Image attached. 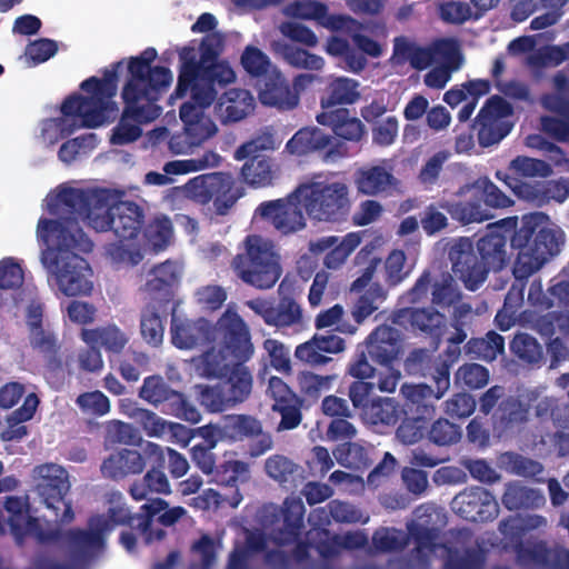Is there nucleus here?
<instances>
[{
    "label": "nucleus",
    "mask_w": 569,
    "mask_h": 569,
    "mask_svg": "<svg viewBox=\"0 0 569 569\" xmlns=\"http://www.w3.org/2000/svg\"><path fill=\"white\" fill-rule=\"evenodd\" d=\"M37 239L47 246L40 261L48 283L68 297L89 295L93 288L89 263L80 257L92 250V241L78 227L76 218H40Z\"/></svg>",
    "instance_id": "f257e3e1"
},
{
    "label": "nucleus",
    "mask_w": 569,
    "mask_h": 569,
    "mask_svg": "<svg viewBox=\"0 0 569 569\" xmlns=\"http://www.w3.org/2000/svg\"><path fill=\"white\" fill-rule=\"evenodd\" d=\"M415 519L408 525L416 548L409 559L412 569H426L435 557L445 560V569H483L485 551L468 530L451 533L447 543L440 542L437 527L445 525V513L432 502L415 509Z\"/></svg>",
    "instance_id": "f03ea898"
},
{
    "label": "nucleus",
    "mask_w": 569,
    "mask_h": 569,
    "mask_svg": "<svg viewBox=\"0 0 569 569\" xmlns=\"http://www.w3.org/2000/svg\"><path fill=\"white\" fill-rule=\"evenodd\" d=\"M563 230L551 222L542 212L526 214L521 227L515 232L511 246L517 250L512 272L517 280H523L540 270L552 257L557 256L565 244ZM525 286L521 281L512 284L508 291L501 311L496 321L501 330L510 328V321L502 323L506 315L513 317L523 301Z\"/></svg>",
    "instance_id": "7ed1b4c3"
},
{
    "label": "nucleus",
    "mask_w": 569,
    "mask_h": 569,
    "mask_svg": "<svg viewBox=\"0 0 569 569\" xmlns=\"http://www.w3.org/2000/svg\"><path fill=\"white\" fill-rule=\"evenodd\" d=\"M107 70L103 78H90L81 83L89 96L73 94L67 98L58 117L40 123V138L43 143L53 146L71 136L80 128H96L113 121L118 108L112 98L117 92V68Z\"/></svg>",
    "instance_id": "20e7f679"
},
{
    "label": "nucleus",
    "mask_w": 569,
    "mask_h": 569,
    "mask_svg": "<svg viewBox=\"0 0 569 569\" xmlns=\"http://www.w3.org/2000/svg\"><path fill=\"white\" fill-rule=\"evenodd\" d=\"M118 197L107 189H82L62 183L44 199L46 208L53 214L70 213L81 218L98 232L111 230Z\"/></svg>",
    "instance_id": "39448f33"
},
{
    "label": "nucleus",
    "mask_w": 569,
    "mask_h": 569,
    "mask_svg": "<svg viewBox=\"0 0 569 569\" xmlns=\"http://www.w3.org/2000/svg\"><path fill=\"white\" fill-rule=\"evenodd\" d=\"M281 13L290 19L316 21L331 32L345 33L350 37L352 43L371 58H379L383 53L382 44L363 33L371 30V27L379 28L383 33V26L363 23L349 14L329 13L328 6L321 1L293 0L281 9Z\"/></svg>",
    "instance_id": "423d86ee"
},
{
    "label": "nucleus",
    "mask_w": 569,
    "mask_h": 569,
    "mask_svg": "<svg viewBox=\"0 0 569 569\" xmlns=\"http://www.w3.org/2000/svg\"><path fill=\"white\" fill-rule=\"evenodd\" d=\"M306 214L316 221L336 222L350 209L348 184L339 179L312 177L297 188Z\"/></svg>",
    "instance_id": "0eeeda50"
},
{
    "label": "nucleus",
    "mask_w": 569,
    "mask_h": 569,
    "mask_svg": "<svg viewBox=\"0 0 569 569\" xmlns=\"http://www.w3.org/2000/svg\"><path fill=\"white\" fill-rule=\"evenodd\" d=\"M108 502L107 515L92 517L88 531H71L69 533L72 548L80 558L92 557L102 550L104 538L117 526L130 522L138 528L142 517H131L126 506L124 497L120 491H110L106 495Z\"/></svg>",
    "instance_id": "6e6552de"
},
{
    "label": "nucleus",
    "mask_w": 569,
    "mask_h": 569,
    "mask_svg": "<svg viewBox=\"0 0 569 569\" xmlns=\"http://www.w3.org/2000/svg\"><path fill=\"white\" fill-rule=\"evenodd\" d=\"M156 57V49L148 48L129 61L130 77L123 88L122 98L133 107L141 98L147 101L158 100L173 81V74L168 68L150 67Z\"/></svg>",
    "instance_id": "1a4fd4ad"
},
{
    "label": "nucleus",
    "mask_w": 569,
    "mask_h": 569,
    "mask_svg": "<svg viewBox=\"0 0 569 569\" xmlns=\"http://www.w3.org/2000/svg\"><path fill=\"white\" fill-rule=\"evenodd\" d=\"M32 482L41 502L61 523L73 519L71 503L66 500L70 490L68 472L59 465L43 463L32 470Z\"/></svg>",
    "instance_id": "9d476101"
},
{
    "label": "nucleus",
    "mask_w": 569,
    "mask_h": 569,
    "mask_svg": "<svg viewBox=\"0 0 569 569\" xmlns=\"http://www.w3.org/2000/svg\"><path fill=\"white\" fill-rule=\"evenodd\" d=\"M217 97L209 83H196L190 93L191 101L180 107V119L197 147L218 133V126L204 113Z\"/></svg>",
    "instance_id": "9b49d317"
},
{
    "label": "nucleus",
    "mask_w": 569,
    "mask_h": 569,
    "mask_svg": "<svg viewBox=\"0 0 569 569\" xmlns=\"http://www.w3.org/2000/svg\"><path fill=\"white\" fill-rule=\"evenodd\" d=\"M210 338L214 343L224 346L237 361H247L253 355L249 327L231 306L210 330Z\"/></svg>",
    "instance_id": "f8f14e48"
},
{
    "label": "nucleus",
    "mask_w": 569,
    "mask_h": 569,
    "mask_svg": "<svg viewBox=\"0 0 569 569\" xmlns=\"http://www.w3.org/2000/svg\"><path fill=\"white\" fill-rule=\"evenodd\" d=\"M123 413L141 426L148 437L158 438L168 442L186 447L190 439V429L183 425L167 421L157 413L132 406L127 400L120 401Z\"/></svg>",
    "instance_id": "ddd939ff"
},
{
    "label": "nucleus",
    "mask_w": 569,
    "mask_h": 569,
    "mask_svg": "<svg viewBox=\"0 0 569 569\" xmlns=\"http://www.w3.org/2000/svg\"><path fill=\"white\" fill-rule=\"evenodd\" d=\"M3 508L8 513L7 520L2 518L6 529L9 528L18 542L24 537L32 536L39 541H48L53 538L52 530H44L42 522L30 516L29 497L7 496Z\"/></svg>",
    "instance_id": "4468645a"
},
{
    "label": "nucleus",
    "mask_w": 569,
    "mask_h": 569,
    "mask_svg": "<svg viewBox=\"0 0 569 569\" xmlns=\"http://www.w3.org/2000/svg\"><path fill=\"white\" fill-rule=\"evenodd\" d=\"M511 106L501 97L493 96L478 114V140L482 147L500 142L511 130Z\"/></svg>",
    "instance_id": "2eb2a0df"
},
{
    "label": "nucleus",
    "mask_w": 569,
    "mask_h": 569,
    "mask_svg": "<svg viewBox=\"0 0 569 569\" xmlns=\"http://www.w3.org/2000/svg\"><path fill=\"white\" fill-rule=\"evenodd\" d=\"M449 260L452 273L466 289L475 291L486 281L489 269L478 260L470 239L455 240L449 249Z\"/></svg>",
    "instance_id": "dca6fc26"
},
{
    "label": "nucleus",
    "mask_w": 569,
    "mask_h": 569,
    "mask_svg": "<svg viewBox=\"0 0 569 569\" xmlns=\"http://www.w3.org/2000/svg\"><path fill=\"white\" fill-rule=\"evenodd\" d=\"M303 212L297 189L284 199L262 202L256 210L257 214L269 220L283 234L300 231L306 227Z\"/></svg>",
    "instance_id": "f3484780"
},
{
    "label": "nucleus",
    "mask_w": 569,
    "mask_h": 569,
    "mask_svg": "<svg viewBox=\"0 0 569 569\" xmlns=\"http://www.w3.org/2000/svg\"><path fill=\"white\" fill-rule=\"evenodd\" d=\"M451 509L461 518L485 522L493 520L499 515V505L487 489L482 487H469L455 496Z\"/></svg>",
    "instance_id": "a211bd4d"
},
{
    "label": "nucleus",
    "mask_w": 569,
    "mask_h": 569,
    "mask_svg": "<svg viewBox=\"0 0 569 569\" xmlns=\"http://www.w3.org/2000/svg\"><path fill=\"white\" fill-rule=\"evenodd\" d=\"M261 513L266 527L273 526L280 519L283 520V530L273 535L277 545L283 546L297 540L305 513V506L299 498H287L282 510H279L276 505H267Z\"/></svg>",
    "instance_id": "6ab92c4d"
},
{
    "label": "nucleus",
    "mask_w": 569,
    "mask_h": 569,
    "mask_svg": "<svg viewBox=\"0 0 569 569\" xmlns=\"http://www.w3.org/2000/svg\"><path fill=\"white\" fill-rule=\"evenodd\" d=\"M126 109L119 124L113 129L111 142L113 144H127L136 141L141 136L139 123L157 119L161 109L156 104L157 100L147 101L142 98L134 103V107L127 99Z\"/></svg>",
    "instance_id": "aec40b11"
},
{
    "label": "nucleus",
    "mask_w": 569,
    "mask_h": 569,
    "mask_svg": "<svg viewBox=\"0 0 569 569\" xmlns=\"http://www.w3.org/2000/svg\"><path fill=\"white\" fill-rule=\"evenodd\" d=\"M517 560L520 569H569V551L561 547L549 549L541 541L521 543L517 550Z\"/></svg>",
    "instance_id": "412c9836"
},
{
    "label": "nucleus",
    "mask_w": 569,
    "mask_h": 569,
    "mask_svg": "<svg viewBox=\"0 0 569 569\" xmlns=\"http://www.w3.org/2000/svg\"><path fill=\"white\" fill-rule=\"evenodd\" d=\"M392 171V166L386 160L359 168L353 174L357 191L370 197L399 191L400 181Z\"/></svg>",
    "instance_id": "4be33fe9"
},
{
    "label": "nucleus",
    "mask_w": 569,
    "mask_h": 569,
    "mask_svg": "<svg viewBox=\"0 0 569 569\" xmlns=\"http://www.w3.org/2000/svg\"><path fill=\"white\" fill-rule=\"evenodd\" d=\"M368 356L381 366L392 365L402 353L400 331L391 326H378L365 340Z\"/></svg>",
    "instance_id": "5701e85b"
},
{
    "label": "nucleus",
    "mask_w": 569,
    "mask_h": 569,
    "mask_svg": "<svg viewBox=\"0 0 569 569\" xmlns=\"http://www.w3.org/2000/svg\"><path fill=\"white\" fill-rule=\"evenodd\" d=\"M368 538L362 531L347 532L345 535H330L322 528H312L307 533V542L317 549L320 556L329 558L340 549H358L367 545Z\"/></svg>",
    "instance_id": "b1692460"
},
{
    "label": "nucleus",
    "mask_w": 569,
    "mask_h": 569,
    "mask_svg": "<svg viewBox=\"0 0 569 569\" xmlns=\"http://www.w3.org/2000/svg\"><path fill=\"white\" fill-rule=\"evenodd\" d=\"M541 106L557 116L541 118L543 132L558 141L569 142V101L568 96L559 92L546 93L540 98Z\"/></svg>",
    "instance_id": "393cba45"
},
{
    "label": "nucleus",
    "mask_w": 569,
    "mask_h": 569,
    "mask_svg": "<svg viewBox=\"0 0 569 569\" xmlns=\"http://www.w3.org/2000/svg\"><path fill=\"white\" fill-rule=\"evenodd\" d=\"M254 106V98L250 91L232 88L217 99L214 114L222 124L236 123L251 114Z\"/></svg>",
    "instance_id": "a878e982"
},
{
    "label": "nucleus",
    "mask_w": 569,
    "mask_h": 569,
    "mask_svg": "<svg viewBox=\"0 0 569 569\" xmlns=\"http://www.w3.org/2000/svg\"><path fill=\"white\" fill-rule=\"evenodd\" d=\"M146 516L142 519H138V528L144 537L147 542L153 540H160L164 536V531L161 529H153L151 519L158 516V521L163 526H172L179 519H181L187 510L182 507L169 508L168 503L162 499H153L142 506Z\"/></svg>",
    "instance_id": "bb28decb"
},
{
    "label": "nucleus",
    "mask_w": 569,
    "mask_h": 569,
    "mask_svg": "<svg viewBox=\"0 0 569 569\" xmlns=\"http://www.w3.org/2000/svg\"><path fill=\"white\" fill-rule=\"evenodd\" d=\"M182 272L178 261L167 260L148 270L140 290L152 298L166 297L179 283Z\"/></svg>",
    "instance_id": "cd10ccee"
},
{
    "label": "nucleus",
    "mask_w": 569,
    "mask_h": 569,
    "mask_svg": "<svg viewBox=\"0 0 569 569\" xmlns=\"http://www.w3.org/2000/svg\"><path fill=\"white\" fill-rule=\"evenodd\" d=\"M259 98L263 104L282 110L293 109L299 102L298 94L289 88L279 69L259 80Z\"/></svg>",
    "instance_id": "c85d7f7f"
},
{
    "label": "nucleus",
    "mask_w": 569,
    "mask_h": 569,
    "mask_svg": "<svg viewBox=\"0 0 569 569\" xmlns=\"http://www.w3.org/2000/svg\"><path fill=\"white\" fill-rule=\"evenodd\" d=\"M27 323L30 329L31 346L46 357L51 358L58 350V339L49 325L42 326V306L31 300L27 308Z\"/></svg>",
    "instance_id": "c756f323"
},
{
    "label": "nucleus",
    "mask_w": 569,
    "mask_h": 569,
    "mask_svg": "<svg viewBox=\"0 0 569 569\" xmlns=\"http://www.w3.org/2000/svg\"><path fill=\"white\" fill-rule=\"evenodd\" d=\"M231 177L223 173L210 176H198L189 180L183 187L186 197L199 202L206 203L212 198L219 200V194L227 192L231 187Z\"/></svg>",
    "instance_id": "7c9ffc66"
},
{
    "label": "nucleus",
    "mask_w": 569,
    "mask_h": 569,
    "mask_svg": "<svg viewBox=\"0 0 569 569\" xmlns=\"http://www.w3.org/2000/svg\"><path fill=\"white\" fill-rule=\"evenodd\" d=\"M144 219L142 208L130 200H117L111 230L123 240L133 239L141 230Z\"/></svg>",
    "instance_id": "2f4dec72"
},
{
    "label": "nucleus",
    "mask_w": 569,
    "mask_h": 569,
    "mask_svg": "<svg viewBox=\"0 0 569 569\" xmlns=\"http://www.w3.org/2000/svg\"><path fill=\"white\" fill-rule=\"evenodd\" d=\"M361 98L360 82L348 77H335L321 96L320 106L330 111L338 106L353 104Z\"/></svg>",
    "instance_id": "473e14b6"
},
{
    "label": "nucleus",
    "mask_w": 569,
    "mask_h": 569,
    "mask_svg": "<svg viewBox=\"0 0 569 569\" xmlns=\"http://www.w3.org/2000/svg\"><path fill=\"white\" fill-rule=\"evenodd\" d=\"M237 362L224 346L219 343H214L210 350L192 360L196 373L204 378H220Z\"/></svg>",
    "instance_id": "72a5a7b5"
},
{
    "label": "nucleus",
    "mask_w": 569,
    "mask_h": 569,
    "mask_svg": "<svg viewBox=\"0 0 569 569\" xmlns=\"http://www.w3.org/2000/svg\"><path fill=\"white\" fill-rule=\"evenodd\" d=\"M211 340L208 322L203 319L191 321L172 317L171 341L179 349H191L202 342Z\"/></svg>",
    "instance_id": "f704fd0d"
},
{
    "label": "nucleus",
    "mask_w": 569,
    "mask_h": 569,
    "mask_svg": "<svg viewBox=\"0 0 569 569\" xmlns=\"http://www.w3.org/2000/svg\"><path fill=\"white\" fill-rule=\"evenodd\" d=\"M146 462L140 452L122 449L111 453L101 465V472L111 479H121L129 475L140 473Z\"/></svg>",
    "instance_id": "c9c22d12"
},
{
    "label": "nucleus",
    "mask_w": 569,
    "mask_h": 569,
    "mask_svg": "<svg viewBox=\"0 0 569 569\" xmlns=\"http://www.w3.org/2000/svg\"><path fill=\"white\" fill-rule=\"evenodd\" d=\"M250 479L249 465L241 460H227L222 462L216 472V482L222 487L236 488L227 502L230 507L237 508L243 496L238 489L239 483H244Z\"/></svg>",
    "instance_id": "e433bc0d"
},
{
    "label": "nucleus",
    "mask_w": 569,
    "mask_h": 569,
    "mask_svg": "<svg viewBox=\"0 0 569 569\" xmlns=\"http://www.w3.org/2000/svg\"><path fill=\"white\" fill-rule=\"evenodd\" d=\"M179 57L181 60V71L174 93L170 97V101L183 98L188 90L192 93L196 83H206L201 77L202 68L200 67V58H197V51L191 47H183Z\"/></svg>",
    "instance_id": "4c0bfd02"
},
{
    "label": "nucleus",
    "mask_w": 569,
    "mask_h": 569,
    "mask_svg": "<svg viewBox=\"0 0 569 569\" xmlns=\"http://www.w3.org/2000/svg\"><path fill=\"white\" fill-rule=\"evenodd\" d=\"M355 48L350 41L339 36H331L327 39L325 50L332 57H340L343 60L345 69L360 73L368 64L367 52L359 49L355 43Z\"/></svg>",
    "instance_id": "58836bf2"
},
{
    "label": "nucleus",
    "mask_w": 569,
    "mask_h": 569,
    "mask_svg": "<svg viewBox=\"0 0 569 569\" xmlns=\"http://www.w3.org/2000/svg\"><path fill=\"white\" fill-rule=\"evenodd\" d=\"M317 121L323 126L332 127L335 133L347 140H359L363 134L362 122L350 117L346 109L322 111L317 116Z\"/></svg>",
    "instance_id": "ea45409f"
},
{
    "label": "nucleus",
    "mask_w": 569,
    "mask_h": 569,
    "mask_svg": "<svg viewBox=\"0 0 569 569\" xmlns=\"http://www.w3.org/2000/svg\"><path fill=\"white\" fill-rule=\"evenodd\" d=\"M234 268L243 282L261 290L272 288L282 273L281 267L270 263H238L236 261Z\"/></svg>",
    "instance_id": "a19ab883"
},
{
    "label": "nucleus",
    "mask_w": 569,
    "mask_h": 569,
    "mask_svg": "<svg viewBox=\"0 0 569 569\" xmlns=\"http://www.w3.org/2000/svg\"><path fill=\"white\" fill-rule=\"evenodd\" d=\"M506 238L496 231H491L478 240L477 250L481 261L489 270L498 271L506 266Z\"/></svg>",
    "instance_id": "79ce46f5"
},
{
    "label": "nucleus",
    "mask_w": 569,
    "mask_h": 569,
    "mask_svg": "<svg viewBox=\"0 0 569 569\" xmlns=\"http://www.w3.org/2000/svg\"><path fill=\"white\" fill-rule=\"evenodd\" d=\"M501 501L508 510H517L538 508L545 503L546 499L539 490L527 487L520 481H511L506 485Z\"/></svg>",
    "instance_id": "37998d69"
},
{
    "label": "nucleus",
    "mask_w": 569,
    "mask_h": 569,
    "mask_svg": "<svg viewBox=\"0 0 569 569\" xmlns=\"http://www.w3.org/2000/svg\"><path fill=\"white\" fill-rule=\"evenodd\" d=\"M238 263H270L280 266V256L272 241L261 236L251 234L246 239V256L239 257Z\"/></svg>",
    "instance_id": "c03bdc74"
},
{
    "label": "nucleus",
    "mask_w": 569,
    "mask_h": 569,
    "mask_svg": "<svg viewBox=\"0 0 569 569\" xmlns=\"http://www.w3.org/2000/svg\"><path fill=\"white\" fill-rule=\"evenodd\" d=\"M361 419L367 425H395L399 418V408L391 398L375 397L370 399L368 406L361 411Z\"/></svg>",
    "instance_id": "a18cd8bd"
},
{
    "label": "nucleus",
    "mask_w": 569,
    "mask_h": 569,
    "mask_svg": "<svg viewBox=\"0 0 569 569\" xmlns=\"http://www.w3.org/2000/svg\"><path fill=\"white\" fill-rule=\"evenodd\" d=\"M330 138L318 128L300 129L287 142L286 150L296 156H303L309 152L321 150L328 147Z\"/></svg>",
    "instance_id": "49530a36"
},
{
    "label": "nucleus",
    "mask_w": 569,
    "mask_h": 569,
    "mask_svg": "<svg viewBox=\"0 0 569 569\" xmlns=\"http://www.w3.org/2000/svg\"><path fill=\"white\" fill-rule=\"evenodd\" d=\"M522 321L542 336H552L559 332V336L569 343V313L557 315L548 312L545 316L538 317L526 312L523 313Z\"/></svg>",
    "instance_id": "de8ad7c7"
},
{
    "label": "nucleus",
    "mask_w": 569,
    "mask_h": 569,
    "mask_svg": "<svg viewBox=\"0 0 569 569\" xmlns=\"http://www.w3.org/2000/svg\"><path fill=\"white\" fill-rule=\"evenodd\" d=\"M81 338L87 346L104 347L108 351L120 352L128 342V337L116 326L97 329H83Z\"/></svg>",
    "instance_id": "09e8293b"
},
{
    "label": "nucleus",
    "mask_w": 569,
    "mask_h": 569,
    "mask_svg": "<svg viewBox=\"0 0 569 569\" xmlns=\"http://www.w3.org/2000/svg\"><path fill=\"white\" fill-rule=\"evenodd\" d=\"M269 326L279 329L292 328L295 331L303 329L306 320L300 305L291 298L281 299L277 306H273Z\"/></svg>",
    "instance_id": "8fccbe9b"
},
{
    "label": "nucleus",
    "mask_w": 569,
    "mask_h": 569,
    "mask_svg": "<svg viewBox=\"0 0 569 569\" xmlns=\"http://www.w3.org/2000/svg\"><path fill=\"white\" fill-rule=\"evenodd\" d=\"M222 385L234 407L243 402L250 396L252 390V376L242 362H237L231 368L228 379L223 381Z\"/></svg>",
    "instance_id": "3c124183"
},
{
    "label": "nucleus",
    "mask_w": 569,
    "mask_h": 569,
    "mask_svg": "<svg viewBox=\"0 0 569 569\" xmlns=\"http://www.w3.org/2000/svg\"><path fill=\"white\" fill-rule=\"evenodd\" d=\"M244 181L254 188H264L273 183L278 178L274 164L269 159L252 157L242 167Z\"/></svg>",
    "instance_id": "603ef678"
},
{
    "label": "nucleus",
    "mask_w": 569,
    "mask_h": 569,
    "mask_svg": "<svg viewBox=\"0 0 569 569\" xmlns=\"http://www.w3.org/2000/svg\"><path fill=\"white\" fill-rule=\"evenodd\" d=\"M139 397L150 405L170 407L173 399L179 400V392L172 390L160 376L147 377L139 391Z\"/></svg>",
    "instance_id": "864d4df0"
},
{
    "label": "nucleus",
    "mask_w": 569,
    "mask_h": 569,
    "mask_svg": "<svg viewBox=\"0 0 569 569\" xmlns=\"http://www.w3.org/2000/svg\"><path fill=\"white\" fill-rule=\"evenodd\" d=\"M401 318L412 328L433 336H439L445 325V316L433 308L406 309L401 311Z\"/></svg>",
    "instance_id": "5fc2aeb1"
},
{
    "label": "nucleus",
    "mask_w": 569,
    "mask_h": 569,
    "mask_svg": "<svg viewBox=\"0 0 569 569\" xmlns=\"http://www.w3.org/2000/svg\"><path fill=\"white\" fill-rule=\"evenodd\" d=\"M221 157L214 151H206L201 157L172 160L166 162L163 172L167 174H188L192 172L202 171L209 168H214L219 164Z\"/></svg>",
    "instance_id": "6e6d98bb"
},
{
    "label": "nucleus",
    "mask_w": 569,
    "mask_h": 569,
    "mask_svg": "<svg viewBox=\"0 0 569 569\" xmlns=\"http://www.w3.org/2000/svg\"><path fill=\"white\" fill-rule=\"evenodd\" d=\"M388 292L380 283H372L355 303L351 315L360 325L387 299Z\"/></svg>",
    "instance_id": "4d7b16f0"
},
{
    "label": "nucleus",
    "mask_w": 569,
    "mask_h": 569,
    "mask_svg": "<svg viewBox=\"0 0 569 569\" xmlns=\"http://www.w3.org/2000/svg\"><path fill=\"white\" fill-rule=\"evenodd\" d=\"M467 352L475 358L485 361H492L505 351V339L495 331H490L483 338L471 339L468 341Z\"/></svg>",
    "instance_id": "13d9d810"
},
{
    "label": "nucleus",
    "mask_w": 569,
    "mask_h": 569,
    "mask_svg": "<svg viewBox=\"0 0 569 569\" xmlns=\"http://www.w3.org/2000/svg\"><path fill=\"white\" fill-rule=\"evenodd\" d=\"M149 492H170V483L163 471L158 469L149 470L141 480L133 482L130 488L132 498L138 501L147 499Z\"/></svg>",
    "instance_id": "bf43d9fd"
},
{
    "label": "nucleus",
    "mask_w": 569,
    "mask_h": 569,
    "mask_svg": "<svg viewBox=\"0 0 569 569\" xmlns=\"http://www.w3.org/2000/svg\"><path fill=\"white\" fill-rule=\"evenodd\" d=\"M299 466L283 455H272L264 461L269 478L280 485L292 483L299 476Z\"/></svg>",
    "instance_id": "052dcab7"
},
{
    "label": "nucleus",
    "mask_w": 569,
    "mask_h": 569,
    "mask_svg": "<svg viewBox=\"0 0 569 569\" xmlns=\"http://www.w3.org/2000/svg\"><path fill=\"white\" fill-rule=\"evenodd\" d=\"M241 64L251 76L262 80L270 76L278 68L270 61L269 57L259 48L247 46L241 54Z\"/></svg>",
    "instance_id": "680f3d73"
},
{
    "label": "nucleus",
    "mask_w": 569,
    "mask_h": 569,
    "mask_svg": "<svg viewBox=\"0 0 569 569\" xmlns=\"http://www.w3.org/2000/svg\"><path fill=\"white\" fill-rule=\"evenodd\" d=\"M361 243L360 232H350L346 234L337 244L326 254L323 264L328 269L337 270L347 261L348 257Z\"/></svg>",
    "instance_id": "e2e57ef3"
},
{
    "label": "nucleus",
    "mask_w": 569,
    "mask_h": 569,
    "mask_svg": "<svg viewBox=\"0 0 569 569\" xmlns=\"http://www.w3.org/2000/svg\"><path fill=\"white\" fill-rule=\"evenodd\" d=\"M499 466L507 472L520 477H535L543 470L540 462L512 452L501 455Z\"/></svg>",
    "instance_id": "0e129e2a"
},
{
    "label": "nucleus",
    "mask_w": 569,
    "mask_h": 569,
    "mask_svg": "<svg viewBox=\"0 0 569 569\" xmlns=\"http://www.w3.org/2000/svg\"><path fill=\"white\" fill-rule=\"evenodd\" d=\"M548 521L545 517L539 515H528L526 517H510L499 525V531L510 539H515L522 531L537 530L546 528Z\"/></svg>",
    "instance_id": "69168bd1"
},
{
    "label": "nucleus",
    "mask_w": 569,
    "mask_h": 569,
    "mask_svg": "<svg viewBox=\"0 0 569 569\" xmlns=\"http://www.w3.org/2000/svg\"><path fill=\"white\" fill-rule=\"evenodd\" d=\"M267 548L263 536L260 532H248L246 546L236 547L229 558L228 569H248L247 565L253 552L262 551Z\"/></svg>",
    "instance_id": "338daca9"
},
{
    "label": "nucleus",
    "mask_w": 569,
    "mask_h": 569,
    "mask_svg": "<svg viewBox=\"0 0 569 569\" xmlns=\"http://www.w3.org/2000/svg\"><path fill=\"white\" fill-rule=\"evenodd\" d=\"M432 303L439 307H451L456 305L460 298L461 292L449 273H442L432 283Z\"/></svg>",
    "instance_id": "774afa93"
}]
</instances>
